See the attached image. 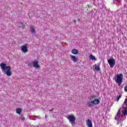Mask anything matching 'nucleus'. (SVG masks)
<instances>
[{"label":"nucleus","mask_w":127,"mask_h":127,"mask_svg":"<svg viewBox=\"0 0 127 127\" xmlns=\"http://www.w3.org/2000/svg\"><path fill=\"white\" fill-rule=\"evenodd\" d=\"M0 66L2 70V72L4 73V74H5V75L8 77H10V76H11V71H10L11 67L10 66H7L6 64L3 63H1Z\"/></svg>","instance_id":"obj_1"},{"label":"nucleus","mask_w":127,"mask_h":127,"mask_svg":"<svg viewBox=\"0 0 127 127\" xmlns=\"http://www.w3.org/2000/svg\"><path fill=\"white\" fill-rule=\"evenodd\" d=\"M114 79L116 83L118 84L119 87H121V85H122V83H123L124 75H123L122 73L117 74L116 77H115Z\"/></svg>","instance_id":"obj_2"},{"label":"nucleus","mask_w":127,"mask_h":127,"mask_svg":"<svg viewBox=\"0 0 127 127\" xmlns=\"http://www.w3.org/2000/svg\"><path fill=\"white\" fill-rule=\"evenodd\" d=\"M123 108L124 110L123 111V114L125 117L127 115V99H126L123 104Z\"/></svg>","instance_id":"obj_3"},{"label":"nucleus","mask_w":127,"mask_h":127,"mask_svg":"<svg viewBox=\"0 0 127 127\" xmlns=\"http://www.w3.org/2000/svg\"><path fill=\"white\" fill-rule=\"evenodd\" d=\"M67 119L68 120L69 123L73 126L75 124L76 118L72 115H68L67 117Z\"/></svg>","instance_id":"obj_4"},{"label":"nucleus","mask_w":127,"mask_h":127,"mask_svg":"<svg viewBox=\"0 0 127 127\" xmlns=\"http://www.w3.org/2000/svg\"><path fill=\"white\" fill-rule=\"evenodd\" d=\"M120 117H121V109H119L117 114V115L115 117V120H118V122L117 123V125H119V124H121V123H122V122H123V121H124L125 120V119H126V117H124V119H121V120H119Z\"/></svg>","instance_id":"obj_5"},{"label":"nucleus","mask_w":127,"mask_h":127,"mask_svg":"<svg viewBox=\"0 0 127 127\" xmlns=\"http://www.w3.org/2000/svg\"><path fill=\"white\" fill-rule=\"evenodd\" d=\"M108 62L111 67V68H113L114 66H115V64H116V61L114 59H110L108 60Z\"/></svg>","instance_id":"obj_6"},{"label":"nucleus","mask_w":127,"mask_h":127,"mask_svg":"<svg viewBox=\"0 0 127 127\" xmlns=\"http://www.w3.org/2000/svg\"><path fill=\"white\" fill-rule=\"evenodd\" d=\"M86 125L87 126V127H93V123L90 119L87 120Z\"/></svg>","instance_id":"obj_7"},{"label":"nucleus","mask_w":127,"mask_h":127,"mask_svg":"<svg viewBox=\"0 0 127 127\" xmlns=\"http://www.w3.org/2000/svg\"><path fill=\"white\" fill-rule=\"evenodd\" d=\"M21 51H22V52H24V53H25L26 52H27V51H28V50H27V46H26V45H23L21 46Z\"/></svg>","instance_id":"obj_8"},{"label":"nucleus","mask_w":127,"mask_h":127,"mask_svg":"<svg viewBox=\"0 0 127 127\" xmlns=\"http://www.w3.org/2000/svg\"><path fill=\"white\" fill-rule=\"evenodd\" d=\"M93 105L92 101H87L86 103V106L88 108H92Z\"/></svg>","instance_id":"obj_9"},{"label":"nucleus","mask_w":127,"mask_h":127,"mask_svg":"<svg viewBox=\"0 0 127 127\" xmlns=\"http://www.w3.org/2000/svg\"><path fill=\"white\" fill-rule=\"evenodd\" d=\"M70 57L71 58L72 61H73V62H77L78 60V58L72 55L70 56Z\"/></svg>","instance_id":"obj_10"},{"label":"nucleus","mask_w":127,"mask_h":127,"mask_svg":"<svg viewBox=\"0 0 127 127\" xmlns=\"http://www.w3.org/2000/svg\"><path fill=\"white\" fill-rule=\"evenodd\" d=\"M33 65L34 68H39V64H38V62L37 61L33 62Z\"/></svg>","instance_id":"obj_11"},{"label":"nucleus","mask_w":127,"mask_h":127,"mask_svg":"<svg viewBox=\"0 0 127 127\" xmlns=\"http://www.w3.org/2000/svg\"><path fill=\"white\" fill-rule=\"evenodd\" d=\"M92 101L93 105H99V104H100V100L98 99H95Z\"/></svg>","instance_id":"obj_12"},{"label":"nucleus","mask_w":127,"mask_h":127,"mask_svg":"<svg viewBox=\"0 0 127 127\" xmlns=\"http://www.w3.org/2000/svg\"><path fill=\"white\" fill-rule=\"evenodd\" d=\"M89 59L90 60H92V61H97V59L96 58V57H95V56H93V55H90Z\"/></svg>","instance_id":"obj_13"},{"label":"nucleus","mask_w":127,"mask_h":127,"mask_svg":"<svg viewBox=\"0 0 127 127\" xmlns=\"http://www.w3.org/2000/svg\"><path fill=\"white\" fill-rule=\"evenodd\" d=\"M78 52H79V51H78V50H77L76 49H74L71 50L72 54H78Z\"/></svg>","instance_id":"obj_14"},{"label":"nucleus","mask_w":127,"mask_h":127,"mask_svg":"<svg viewBox=\"0 0 127 127\" xmlns=\"http://www.w3.org/2000/svg\"><path fill=\"white\" fill-rule=\"evenodd\" d=\"M30 31L31 33H32L33 34H35V29H34V28L33 27H30Z\"/></svg>","instance_id":"obj_15"},{"label":"nucleus","mask_w":127,"mask_h":127,"mask_svg":"<svg viewBox=\"0 0 127 127\" xmlns=\"http://www.w3.org/2000/svg\"><path fill=\"white\" fill-rule=\"evenodd\" d=\"M94 66L95 69L96 71H100L101 70V68H100L99 66H97V64H95Z\"/></svg>","instance_id":"obj_16"},{"label":"nucleus","mask_w":127,"mask_h":127,"mask_svg":"<svg viewBox=\"0 0 127 127\" xmlns=\"http://www.w3.org/2000/svg\"><path fill=\"white\" fill-rule=\"evenodd\" d=\"M16 112L17 113V114H19V115L21 113V109L17 108L16 110Z\"/></svg>","instance_id":"obj_17"},{"label":"nucleus","mask_w":127,"mask_h":127,"mask_svg":"<svg viewBox=\"0 0 127 127\" xmlns=\"http://www.w3.org/2000/svg\"><path fill=\"white\" fill-rule=\"evenodd\" d=\"M122 98V95L120 94L119 96H118V97L117 99V101L119 102V101H120V99H121Z\"/></svg>","instance_id":"obj_18"},{"label":"nucleus","mask_w":127,"mask_h":127,"mask_svg":"<svg viewBox=\"0 0 127 127\" xmlns=\"http://www.w3.org/2000/svg\"><path fill=\"white\" fill-rule=\"evenodd\" d=\"M125 92H127V86L125 87Z\"/></svg>","instance_id":"obj_19"},{"label":"nucleus","mask_w":127,"mask_h":127,"mask_svg":"<svg viewBox=\"0 0 127 127\" xmlns=\"http://www.w3.org/2000/svg\"><path fill=\"white\" fill-rule=\"evenodd\" d=\"M91 98H97V96L96 95H94V96H91Z\"/></svg>","instance_id":"obj_20"},{"label":"nucleus","mask_w":127,"mask_h":127,"mask_svg":"<svg viewBox=\"0 0 127 127\" xmlns=\"http://www.w3.org/2000/svg\"><path fill=\"white\" fill-rule=\"evenodd\" d=\"M73 22H74V23H76V20H73Z\"/></svg>","instance_id":"obj_21"},{"label":"nucleus","mask_w":127,"mask_h":127,"mask_svg":"<svg viewBox=\"0 0 127 127\" xmlns=\"http://www.w3.org/2000/svg\"><path fill=\"white\" fill-rule=\"evenodd\" d=\"M52 111H53V109H52V110H50V112H52Z\"/></svg>","instance_id":"obj_22"},{"label":"nucleus","mask_w":127,"mask_h":127,"mask_svg":"<svg viewBox=\"0 0 127 127\" xmlns=\"http://www.w3.org/2000/svg\"><path fill=\"white\" fill-rule=\"evenodd\" d=\"M24 120V119L23 118H22L21 119V121H23Z\"/></svg>","instance_id":"obj_23"},{"label":"nucleus","mask_w":127,"mask_h":127,"mask_svg":"<svg viewBox=\"0 0 127 127\" xmlns=\"http://www.w3.org/2000/svg\"><path fill=\"white\" fill-rule=\"evenodd\" d=\"M45 118H47L46 115H45Z\"/></svg>","instance_id":"obj_24"},{"label":"nucleus","mask_w":127,"mask_h":127,"mask_svg":"<svg viewBox=\"0 0 127 127\" xmlns=\"http://www.w3.org/2000/svg\"><path fill=\"white\" fill-rule=\"evenodd\" d=\"M34 121H35L36 119H34Z\"/></svg>","instance_id":"obj_25"},{"label":"nucleus","mask_w":127,"mask_h":127,"mask_svg":"<svg viewBox=\"0 0 127 127\" xmlns=\"http://www.w3.org/2000/svg\"><path fill=\"white\" fill-rule=\"evenodd\" d=\"M21 24H23V23H21Z\"/></svg>","instance_id":"obj_26"}]
</instances>
